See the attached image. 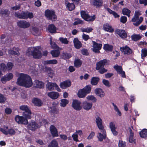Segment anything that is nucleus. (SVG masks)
<instances>
[{"mask_svg": "<svg viewBox=\"0 0 147 147\" xmlns=\"http://www.w3.org/2000/svg\"><path fill=\"white\" fill-rule=\"evenodd\" d=\"M16 83L17 84L26 88H29L33 84L31 77L28 75L21 73L18 78Z\"/></svg>", "mask_w": 147, "mask_h": 147, "instance_id": "1", "label": "nucleus"}, {"mask_svg": "<svg viewBox=\"0 0 147 147\" xmlns=\"http://www.w3.org/2000/svg\"><path fill=\"white\" fill-rule=\"evenodd\" d=\"M92 86L90 85H87L82 89H80L78 91L77 95L78 97L83 98L85 97L86 95L89 94L91 92Z\"/></svg>", "mask_w": 147, "mask_h": 147, "instance_id": "2", "label": "nucleus"}, {"mask_svg": "<svg viewBox=\"0 0 147 147\" xmlns=\"http://www.w3.org/2000/svg\"><path fill=\"white\" fill-rule=\"evenodd\" d=\"M26 54L28 56L30 54L35 59H40L42 57L41 51L36 47L33 51H31V48H28L27 50Z\"/></svg>", "mask_w": 147, "mask_h": 147, "instance_id": "3", "label": "nucleus"}, {"mask_svg": "<svg viewBox=\"0 0 147 147\" xmlns=\"http://www.w3.org/2000/svg\"><path fill=\"white\" fill-rule=\"evenodd\" d=\"M40 126L38 125L34 121L31 120L29 123L28 124L27 128L29 130L32 131H35L36 129L40 127Z\"/></svg>", "mask_w": 147, "mask_h": 147, "instance_id": "4", "label": "nucleus"}, {"mask_svg": "<svg viewBox=\"0 0 147 147\" xmlns=\"http://www.w3.org/2000/svg\"><path fill=\"white\" fill-rule=\"evenodd\" d=\"M81 105L82 102L80 101L77 99H73L71 107L75 110L79 111L82 108Z\"/></svg>", "mask_w": 147, "mask_h": 147, "instance_id": "5", "label": "nucleus"}, {"mask_svg": "<svg viewBox=\"0 0 147 147\" xmlns=\"http://www.w3.org/2000/svg\"><path fill=\"white\" fill-rule=\"evenodd\" d=\"M15 119L19 124L26 125L28 123V119H26L23 116H20L17 115L15 117Z\"/></svg>", "mask_w": 147, "mask_h": 147, "instance_id": "6", "label": "nucleus"}, {"mask_svg": "<svg viewBox=\"0 0 147 147\" xmlns=\"http://www.w3.org/2000/svg\"><path fill=\"white\" fill-rule=\"evenodd\" d=\"M46 87L49 90H54L55 88V90L58 92H60L61 90L57 84L55 83L48 82L46 85Z\"/></svg>", "mask_w": 147, "mask_h": 147, "instance_id": "7", "label": "nucleus"}, {"mask_svg": "<svg viewBox=\"0 0 147 147\" xmlns=\"http://www.w3.org/2000/svg\"><path fill=\"white\" fill-rule=\"evenodd\" d=\"M96 118L95 121L97 125L98 129L100 130H102V132L104 134L105 133V130L104 129V127L102 123V120L101 118L98 116L95 117Z\"/></svg>", "mask_w": 147, "mask_h": 147, "instance_id": "8", "label": "nucleus"}, {"mask_svg": "<svg viewBox=\"0 0 147 147\" xmlns=\"http://www.w3.org/2000/svg\"><path fill=\"white\" fill-rule=\"evenodd\" d=\"M93 44V51L96 53H100V50H101L102 46L101 43H98L95 41H92Z\"/></svg>", "mask_w": 147, "mask_h": 147, "instance_id": "9", "label": "nucleus"}, {"mask_svg": "<svg viewBox=\"0 0 147 147\" xmlns=\"http://www.w3.org/2000/svg\"><path fill=\"white\" fill-rule=\"evenodd\" d=\"M13 77V75L12 73H9L5 75L1 79V81L2 83L5 84L7 81H9Z\"/></svg>", "mask_w": 147, "mask_h": 147, "instance_id": "10", "label": "nucleus"}, {"mask_svg": "<svg viewBox=\"0 0 147 147\" xmlns=\"http://www.w3.org/2000/svg\"><path fill=\"white\" fill-rule=\"evenodd\" d=\"M13 77V75L12 73H9L5 75L1 79V81L2 83L5 84L7 81H9Z\"/></svg>", "mask_w": 147, "mask_h": 147, "instance_id": "11", "label": "nucleus"}, {"mask_svg": "<svg viewBox=\"0 0 147 147\" xmlns=\"http://www.w3.org/2000/svg\"><path fill=\"white\" fill-rule=\"evenodd\" d=\"M18 26L20 28H26L29 27L30 24L28 22L25 20H20L17 22Z\"/></svg>", "mask_w": 147, "mask_h": 147, "instance_id": "12", "label": "nucleus"}, {"mask_svg": "<svg viewBox=\"0 0 147 147\" xmlns=\"http://www.w3.org/2000/svg\"><path fill=\"white\" fill-rule=\"evenodd\" d=\"M107 63V60L106 59H103L98 62L96 63V70H98L101 68H103Z\"/></svg>", "mask_w": 147, "mask_h": 147, "instance_id": "13", "label": "nucleus"}, {"mask_svg": "<svg viewBox=\"0 0 147 147\" xmlns=\"http://www.w3.org/2000/svg\"><path fill=\"white\" fill-rule=\"evenodd\" d=\"M51 133L53 137H57L59 136L57 130L53 125H51L49 128Z\"/></svg>", "mask_w": 147, "mask_h": 147, "instance_id": "14", "label": "nucleus"}, {"mask_svg": "<svg viewBox=\"0 0 147 147\" xmlns=\"http://www.w3.org/2000/svg\"><path fill=\"white\" fill-rule=\"evenodd\" d=\"M115 32L122 38H125L127 37V33L124 30L118 29L115 30Z\"/></svg>", "mask_w": 147, "mask_h": 147, "instance_id": "15", "label": "nucleus"}, {"mask_svg": "<svg viewBox=\"0 0 147 147\" xmlns=\"http://www.w3.org/2000/svg\"><path fill=\"white\" fill-rule=\"evenodd\" d=\"M94 93L100 97L102 98L104 97L105 94L103 90L100 88H96L94 90Z\"/></svg>", "mask_w": 147, "mask_h": 147, "instance_id": "16", "label": "nucleus"}, {"mask_svg": "<svg viewBox=\"0 0 147 147\" xmlns=\"http://www.w3.org/2000/svg\"><path fill=\"white\" fill-rule=\"evenodd\" d=\"M120 51L124 54L127 55H130L132 53V50L127 46L125 47H121L120 48Z\"/></svg>", "mask_w": 147, "mask_h": 147, "instance_id": "17", "label": "nucleus"}, {"mask_svg": "<svg viewBox=\"0 0 147 147\" xmlns=\"http://www.w3.org/2000/svg\"><path fill=\"white\" fill-rule=\"evenodd\" d=\"M109 127L113 134L115 136H116L118 134V132L116 130V127L114 122H111L109 123Z\"/></svg>", "mask_w": 147, "mask_h": 147, "instance_id": "18", "label": "nucleus"}, {"mask_svg": "<svg viewBox=\"0 0 147 147\" xmlns=\"http://www.w3.org/2000/svg\"><path fill=\"white\" fill-rule=\"evenodd\" d=\"M71 82L69 80L64 81L60 83V86L62 89H65L71 86Z\"/></svg>", "mask_w": 147, "mask_h": 147, "instance_id": "19", "label": "nucleus"}, {"mask_svg": "<svg viewBox=\"0 0 147 147\" xmlns=\"http://www.w3.org/2000/svg\"><path fill=\"white\" fill-rule=\"evenodd\" d=\"M92 103L88 102L87 101H84L82 103V107L86 111H88L90 109L92 106Z\"/></svg>", "mask_w": 147, "mask_h": 147, "instance_id": "20", "label": "nucleus"}, {"mask_svg": "<svg viewBox=\"0 0 147 147\" xmlns=\"http://www.w3.org/2000/svg\"><path fill=\"white\" fill-rule=\"evenodd\" d=\"M45 15L47 18H56V16L55 15V12L53 11L49 10H47L45 12Z\"/></svg>", "mask_w": 147, "mask_h": 147, "instance_id": "21", "label": "nucleus"}, {"mask_svg": "<svg viewBox=\"0 0 147 147\" xmlns=\"http://www.w3.org/2000/svg\"><path fill=\"white\" fill-rule=\"evenodd\" d=\"M48 96L51 99L54 100L58 98L59 95L57 92L52 91L48 93Z\"/></svg>", "mask_w": 147, "mask_h": 147, "instance_id": "22", "label": "nucleus"}, {"mask_svg": "<svg viewBox=\"0 0 147 147\" xmlns=\"http://www.w3.org/2000/svg\"><path fill=\"white\" fill-rule=\"evenodd\" d=\"M32 102L34 105L37 107H41L43 104L42 100L40 99L37 98H33Z\"/></svg>", "mask_w": 147, "mask_h": 147, "instance_id": "23", "label": "nucleus"}, {"mask_svg": "<svg viewBox=\"0 0 147 147\" xmlns=\"http://www.w3.org/2000/svg\"><path fill=\"white\" fill-rule=\"evenodd\" d=\"M102 3V1L100 0H93L92 2V5L97 8L101 7Z\"/></svg>", "mask_w": 147, "mask_h": 147, "instance_id": "24", "label": "nucleus"}, {"mask_svg": "<svg viewBox=\"0 0 147 147\" xmlns=\"http://www.w3.org/2000/svg\"><path fill=\"white\" fill-rule=\"evenodd\" d=\"M48 30L51 33H55L56 32V28L53 24L49 25L48 27Z\"/></svg>", "mask_w": 147, "mask_h": 147, "instance_id": "25", "label": "nucleus"}, {"mask_svg": "<svg viewBox=\"0 0 147 147\" xmlns=\"http://www.w3.org/2000/svg\"><path fill=\"white\" fill-rule=\"evenodd\" d=\"M32 112L30 109L23 113V116L26 119H30L31 118V115Z\"/></svg>", "mask_w": 147, "mask_h": 147, "instance_id": "26", "label": "nucleus"}, {"mask_svg": "<svg viewBox=\"0 0 147 147\" xmlns=\"http://www.w3.org/2000/svg\"><path fill=\"white\" fill-rule=\"evenodd\" d=\"M73 42L75 47L77 49H80L82 46L81 43L77 38H74Z\"/></svg>", "mask_w": 147, "mask_h": 147, "instance_id": "27", "label": "nucleus"}, {"mask_svg": "<svg viewBox=\"0 0 147 147\" xmlns=\"http://www.w3.org/2000/svg\"><path fill=\"white\" fill-rule=\"evenodd\" d=\"M103 28L104 30L110 32H113L114 31V29L112 28L111 26H110L108 23L104 24Z\"/></svg>", "mask_w": 147, "mask_h": 147, "instance_id": "28", "label": "nucleus"}, {"mask_svg": "<svg viewBox=\"0 0 147 147\" xmlns=\"http://www.w3.org/2000/svg\"><path fill=\"white\" fill-rule=\"evenodd\" d=\"M103 49L106 52H111L113 49V46L108 44H104Z\"/></svg>", "mask_w": 147, "mask_h": 147, "instance_id": "29", "label": "nucleus"}, {"mask_svg": "<svg viewBox=\"0 0 147 147\" xmlns=\"http://www.w3.org/2000/svg\"><path fill=\"white\" fill-rule=\"evenodd\" d=\"M100 80L99 78L96 77H93L91 78L90 83L93 86L97 85Z\"/></svg>", "mask_w": 147, "mask_h": 147, "instance_id": "30", "label": "nucleus"}, {"mask_svg": "<svg viewBox=\"0 0 147 147\" xmlns=\"http://www.w3.org/2000/svg\"><path fill=\"white\" fill-rule=\"evenodd\" d=\"M72 57L71 54L66 52H63L61 55V57L63 59L66 60Z\"/></svg>", "mask_w": 147, "mask_h": 147, "instance_id": "31", "label": "nucleus"}, {"mask_svg": "<svg viewBox=\"0 0 147 147\" xmlns=\"http://www.w3.org/2000/svg\"><path fill=\"white\" fill-rule=\"evenodd\" d=\"M34 86L36 88H41L44 86V83L38 80H36L34 82Z\"/></svg>", "mask_w": 147, "mask_h": 147, "instance_id": "32", "label": "nucleus"}, {"mask_svg": "<svg viewBox=\"0 0 147 147\" xmlns=\"http://www.w3.org/2000/svg\"><path fill=\"white\" fill-rule=\"evenodd\" d=\"M81 14L82 18H96L95 15H94L92 16H90L87 13H86L84 11H82L81 12Z\"/></svg>", "mask_w": 147, "mask_h": 147, "instance_id": "33", "label": "nucleus"}, {"mask_svg": "<svg viewBox=\"0 0 147 147\" xmlns=\"http://www.w3.org/2000/svg\"><path fill=\"white\" fill-rule=\"evenodd\" d=\"M130 135L129 137V142L131 143H136V140L134 138V133L131 128L129 130Z\"/></svg>", "mask_w": 147, "mask_h": 147, "instance_id": "34", "label": "nucleus"}, {"mask_svg": "<svg viewBox=\"0 0 147 147\" xmlns=\"http://www.w3.org/2000/svg\"><path fill=\"white\" fill-rule=\"evenodd\" d=\"M65 3L69 10L70 11L73 10L75 8V5L73 3H69L67 0L65 1Z\"/></svg>", "mask_w": 147, "mask_h": 147, "instance_id": "35", "label": "nucleus"}, {"mask_svg": "<svg viewBox=\"0 0 147 147\" xmlns=\"http://www.w3.org/2000/svg\"><path fill=\"white\" fill-rule=\"evenodd\" d=\"M132 40L134 41H137L140 40L142 38L141 36L139 34H133L131 36Z\"/></svg>", "mask_w": 147, "mask_h": 147, "instance_id": "36", "label": "nucleus"}, {"mask_svg": "<svg viewBox=\"0 0 147 147\" xmlns=\"http://www.w3.org/2000/svg\"><path fill=\"white\" fill-rule=\"evenodd\" d=\"M50 53L53 57H57L60 55V52L59 50L57 49L52 50Z\"/></svg>", "mask_w": 147, "mask_h": 147, "instance_id": "37", "label": "nucleus"}, {"mask_svg": "<svg viewBox=\"0 0 147 147\" xmlns=\"http://www.w3.org/2000/svg\"><path fill=\"white\" fill-rule=\"evenodd\" d=\"M101 131L103 134H102L101 133H98L97 138L99 141L102 142L103 139H105V138L106 136V132L105 131V134H104L102 132L103 131L102 130H101Z\"/></svg>", "mask_w": 147, "mask_h": 147, "instance_id": "38", "label": "nucleus"}, {"mask_svg": "<svg viewBox=\"0 0 147 147\" xmlns=\"http://www.w3.org/2000/svg\"><path fill=\"white\" fill-rule=\"evenodd\" d=\"M58 63L56 59H53L49 60H46L44 61V63L45 65L55 64Z\"/></svg>", "mask_w": 147, "mask_h": 147, "instance_id": "39", "label": "nucleus"}, {"mask_svg": "<svg viewBox=\"0 0 147 147\" xmlns=\"http://www.w3.org/2000/svg\"><path fill=\"white\" fill-rule=\"evenodd\" d=\"M82 64V62L79 59H76L74 61V65L76 68L80 67Z\"/></svg>", "mask_w": 147, "mask_h": 147, "instance_id": "40", "label": "nucleus"}, {"mask_svg": "<svg viewBox=\"0 0 147 147\" xmlns=\"http://www.w3.org/2000/svg\"><path fill=\"white\" fill-rule=\"evenodd\" d=\"M139 134L141 138H144L147 137V129H144L140 132Z\"/></svg>", "mask_w": 147, "mask_h": 147, "instance_id": "41", "label": "nucleus"}, {"mask_svg": "<svg viewBox=\"0 0 147 147\" xmlns=\"http://www.w3.org/2000/svg\"><path fill=\"white\" fill-rule=\"evenodd\" d=\"M143 19H132L131 21L133 24L136 26H138L143 21Z\"/></svg>", "mask_w": 147, "mask_h": 147, "instance_id": "42", "label": "nucleus"}, {"mask_svg": "<svg viewBox=\"0 0 147 147\" xmlns=\"http://www.w3.org/2000/svg\"><path fill=\"white\" fill-rule=\"evenodd\" d=\"M48 147H58L57 142L55 139L52 140L48 145Z\"/></svg>", "mask_w": 147, "mask_h": 147, "instance_id": "43", "label": "nucleus"}, {"mask_svg": "<svg viewBox=\"0 0 147 147\" xmlns=\"http://www.w3.org/2000/svg\"><path fill=\"white\" fill-rule=\"evenodd\" d=\"M122 12L124 15L127 16L128 18L130 17V13L131 12V11L130 10L127 8H124L123 9Z\"/></svg>", "mask_w": 147, "mask_h": 147, "instance_id": "44", "label": "nucleus"}, {"mask_svg": "<svg viewBox=\"0 0 147 147\" xmlns=\"http://www.w3.org/2000/svg\"><path fill=\"white\" fill-rule=\"evenodd\" d=\"M9 14V11L7 9H1L0 11V14L3 16H7Z\"/></svg>", "mask_w": 147, "mask_h": 147, "instance_id": "45", "label": "nucleus"}, {"mask_svg": "<svg viewBox=\"0 0 147 147\" xmlns=\"http://www.w3.org/2000/svg\"><path fill=\"white\" fill-rule=\"evenodd\" d=\"M68 100L65 99H63L61 100L60 102V106L63 107H65L66 105L68 104Z\"/></svg>", "mask_w": 147, "mask_h": 147, "instance_id": "46", "label": "nucleus"}, {"mask_svg": "<svg viewBox=\"0 0 147 147\" xmlns=\"http://www.w3.org/2000/svg\"><path fill=\"white\" fill-rule=\"evenodd\" d=\"M93 28L91 27H87L86 28H82L81 31L82 32L89 33L93 30Z\"/></svg>", "mask_w": 147, "mask_h": 147, "instance_id": "47", "label": "nucleus"}, {"mask_svg": "<svg viewBox=\"0 0 147 147\" xmlns=\"http://www.w3.org/2000/svg\"><path fill=\"white\" fill-rule=\"evenodd\" d=\"M24 17H28L30 18H32L33 17V15L32 13L27 12L24 13L22 14Z\"/></svg>", "mask_w": 147, "mask_h": 147, "instance_id": "48", "label": "nucleus"}, {"mask_svg": "<svg viewBox=\"0 0 147 147\" xmlns=\"http://www.w3.org/2000/svg\"><path fill=\"white\" fill-rule=\"evenodd\" d=\"M141 57H145L147 56V49H143L141 50Z\"/></svg>", "mask_w": 147, "mask_h": 147, "instance_id": "49", "label": "nucleus"}, {"mask_svg": "<svg viewBox=\"0 0 147 147\" xmlns=\"http://www.w3.org/2000/svg\"><path fill=\"white\" fill-rule=\"evenodd\" d=\"M20 109L21 110L24 111H25L30 109L29 108L28 106L26 105H22L20 106Z\"/></svg>", "mask_w": 147, "mask_h": 147, "instance_id": "50", "label": "nucleus"}, {"mask_svg": "<svg viewBox=\"0 0 147 147\" xmlns=\"http://www.w3.org/2000/svg\"><path fill=\"white\" fill-rule=\"evenodd\" d=\"M7 68L5 65L3 63H2L0 64V69L1 71L5 72Z\"/></svg>", "mask_w": 147, "mask_h": 147, "instance_id": "51", "label": "nucleus"}, {"mask_svg": "<svg viewBox=\"0 0 147 147\" xmlns=\"http://www.w3.org/2000/svg\"><path fill=\"white\" fill-rule=\"evenodd\" d=\"M102 82L104 85L108 87H109L111 86L109 81L105 79H103Z\"/></svg>", "mask_w": 147, "mask_h": 147, "instance_id": "52", "label": "nucleus"}, {"mask_svg": "<svg viewBox=\"0 0 147 147\" xmlns=\"http://www.w3.org/2000/svg\"><path fill=\"white\" fill-rule=\"evenodd\" d=\"M59 40L62 43L67 44L69 42V41L66 38H64L63 37H60L59 38Z\"/></svg>", "mask_w": 147, "mask_h": 147, "instance_id": "53", "label": "nucleus"}, {"mask_svg": "<svg viewBox=\"0 0 147 147\" xmlns=\"http://www.w3.org/2000/svg\"><path fill=\"white\" fill-rule=\"evenodd\" d=\"M114 69L116 70L117 71L119 74L122 70V67L117 65L114 67Z\"/></svg>", "mask_w": 147, "mask_h": 147, "instance_id": "54", "label": "nucleus"}, {"mask_svg": "<svg viewBox=\"0 0 147 147\" xmlns=\"http://www.w3.org/2000/svg\"><path fill=\"white\" fill-rule=\"evenodd\" d=\"M13 65V64L12 62H8L7 64V68L8 70H11L12 69Z\"/></svg>", "mask_w": 147, "mask_h": 147, "instance_id": "55", "label": "nucleus"}, {"mask_svg": "<svg viewBox=\"0 0 147 147\" xmlns=\"http://www.w3.org/2000/svg\"><path fill=\"white\" fill-rule=\"evenodd\" d=\"M50 41V44L52 48L54 49H57L59 47L55 42H52V39H51Z\"/></svg>", "mask_w": 147, "mask_h": 147, "instance_id": "56", "label": "nucleus"}, {"mask_svg": "<svg viewBox=\"0 0 147 147\" xmlns=\"http://www.w3.org/2000/svg\"><path fill=\"white\" fill-rule=\"evenodd\" d=\"M16 133V132L15 130L12 129L11 128L8 129L7 130V134H9L11 135H14Z\"/></svg>", "mask_w": 147, "mask_h": 147, "instance_id": "57", "label": "nucleus"}, {"mask_svg": "<svg viewBox=\"0 0 147 147\" xmlns=\"http://www.w3.org/2000/svg\"><path fill=\"white\" fill-rule=\"evenodd\" d=\"M77 20L78 19H77ZM78 20H77V21H75L73 23L74 25H76L79 24H83L84 23L83 22L82 20H80V19H78Z\"/></svg>", "mask_w": 147, "mask_h": 147, "instance_id": "58", "label": "nucleus"}, {"mask_svg": "<svg viewBox=\"0 0 147 147\" xmlns=\"http://www.w3.org/2000/svg\"><path fill=\"white\" fill-rule=\"evenodd\" d=\"M5 98L3 95L1 93H0V103L4 102L6 100Z\"/></svg>", "mask_w": 147, "mask_h": 147, "instance_id": "59", "label": "nucleus"}, {"mask_svg": "<svg viewBox=\"0 0 147 147\" xmlns=\"http://www.w3.org/2000/svg\"><path fill=\"white\" fill-rule=\"evenodd\" d=\"M119 147H125L126 146V143L125 142H123L122 140H119Z\"/></svg>", "mask_w": 147, "mask_h": 147, "instance_id": "60", "label": "nucleus"}, {"mask_svg": "<svg viewBox=\"0 0 147 147\" xmlns=\"http://www.w3.org/2000/svg\"><path fill=\"white\" fill-rule=\"evenodd\" d=\"M72 137L73 138V140L76 142L79 141L78 138V134L74 133L72 135Z\"/></svg>", "mask_w": 147, "mask_h": 147, "instance_id": "61", "label": "nucleus"}, {"mask_svg": "<svg viewBox=\"0 0 147 147\" xmlns=\"http://www.w3.org/2000/svg\"><path fill=\"white\" fill-rule=\"evenodd\" d=\"M24 13V12L22 13H16L15 15L16 18H22L24 17V16L22 15V14Z\"/></svg>", "mask_w": 147, "mask_h": 147, "instance_id": "62", "label": "nucleus"}, {"mask_svg": "<svg viewBox=\"0 0 147 147\" xmlns=\"http://www.w3.org/2000/svg\"><path fill=\"white\" fill-rule=\"evenodd\" d=\"M81 53L83 55H88V53L87 49H82L81 51Z\"/></svg>", "mask_w": 147, "mask_h": 147, "instance_id": "63", "label": "nucleus"}, {"mask_svg": "<svg viewBox=\"0 0 147 147\" xmlns=\"http://www.w3.org/2000/svg\"><path fill=\"white\" fill-rule=\"evenodd\" d=\"M82 37L83 39L85 41H87L88 39L90 38L89 36L88 35H86L85 34L83 33L82 35Z\"/></svg>", "mask_w": 147, "mask_h": 147, "instance_id": "64", "label": "nucleus"}]
</instances>
